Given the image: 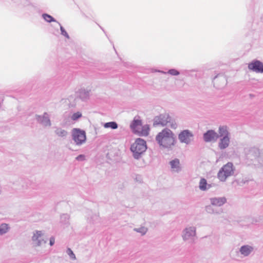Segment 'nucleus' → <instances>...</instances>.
<instances>
[{
    "label": "nucleus",
    "instance_id": "f257e3e1",
    "mask_svg": "<svg viewBox=\"0 0 263 263\" xmlns=\"http://www.w3.org/2000/svg\"><path fill=\"white\" fill-rule=\"evenodd\" d=\"M219 139V148H228L230 143V133L226 125H220L218 133L214 130H208L203 134V140L205 142H215Z\"/></svg>",
    "mask_w": 263,
    "mask_h": 263
},
{
    "label": "nucleus",
    "instance_id": "f03ea898",
    "mask_svg": "<svg viewBox=\"0 0 263 263\" xmlns=\"http://www.w3.org/2000/svg\"><path fill=\"white\" fill-rule=\"evenodd\" d=\"M156 141L163 148H170L177 142L176 137L168 128H164L159 132L156 137Z\"/></svg>",
    "mask_w": 263,
    "mask_h": 263
},
{
    "label": "nucleus",
    "instance_id": "7ed1b4c3",
    "mask_svg": "<svg viewBox=\"0 0 263 263\" xmlns=\"http://www.w3.org/2000/svg\"><path fill=\"white\" fill-rule=\"evenodd\" d=\"M178 140L181 143L189 145L194 141V134L189 129H184L178 134Z\"/></svg>",
    "mask_w": 263,
    "mask_h": 263
},
{
    "label": "nucleus",
    "instance_id": "20e7f679",
    "mask_svg": "<svg viewBox=\"0 0 263 263\" xmlns=\"http://www.w3.org/2000/svg\"><path fill=\"white\" fill-rule=\"evenodd\" d=\"M172 118L168 114H162L154 118L153 125L154 126L157 125L164 126L166 125L167 123H171L172 122Z\"/></svg>",
    "mask_w": 263,
    "mask_h": 263
},
{
    "label": "nucleus",
    "instance_id": "39448f33",
    "mask_svg": "<svg viewBox=\"0 0 263 263\" xmlns=\"http://www.w3.org/2000/svg\"><path fill=\"white\" fill-rule=\"evenodd\" d=\"M72 139L77 145H80L86 141V133L83 130L73 128L72 130Z\"/></svg>",
    "mask_w": 263,
    "mask_h": 263
},
{
    "label": "nucleus",
    "instance_id": "423d86ee",
    "mask_svg": "<svg viewBox=\"0 0 263 263\" xmlns=\"http://www.w3.org/2000/svg\"><path fill=\"white\" fill-rule=\"evenodd\" d=\"M233 172V164L228 163L224 165L218 173V178L221 181H224L228 177L231 175Z\"/></svg>",
    "mask_w": 263,
    "mask_h": 263
},
{
    "label": "nucleus",
    "instance_id": "0eeeda50",
    "mask_svg": "<svg viewBox=\"0 0 263 263\" xmlns=\"http://www.w3.org/2000/svg\"><path fill=\"white\" fill-rule=\"evenodd\" d=\"M248 68L256 73H263V63L261 61L254 60L248 64Z\"/></svg>",
    "mask_w": 263,
    "mask_h": 263
},
{
    "label": "nucleus",
    "instance_id": "6e6552de",
    "mask_svg": "<svg viewBox=\"0 0 263 263\" xmlns=\"http://www.w3.org/2000/svg\"><path fill=\"white\" fill-rule=\"evenodd\" d=\"M35 119L39 123L44 127H50L51 125L49 116L46 112H44L43 115H35Z\"/></svg>",
    "mask_w": 263,
    "mask_h": 263
},
{
    "label": "nucleus",
    "instance_id": "1a4fd4ad",
    "mask_svg": "<svg viewBox=\"0 0 263 263\" xmlns=\"http://www.w3.org/2000/svg\"><path fill=\"white\" fill-rule=\"evenodd\" d=\"M90 91V89L81 88L76 92V95L82 101H86L89 99Z\"/></svg>",
    "mask_w": 263,
    "mask_h": 263
},
{
    "label": "nucleus",
    "instance_id": "9d476101",
    "mask_svg": "<svg viewBox=\"0 0 263 263\" xmlns=\"http://www.w3.org/2000/svg\"><path fill=\"white\" fill-rule=\"evenodd\" d=\"M130 148H147L146 141L142 138H137L131 145Z\"/></svg>",
    "mask_w": 263,
    "mask_h": 263
},
{
    "label": "nucleus",
    "instance_id": "9b49d317",
    "mask_svg": "<svg viewBox=\"0 0 263 263\" xmlns=\"http://www.w3.org/2000/svg\"><path fill=\"white\" fill-rule=\"evenodd\" d=\"M43 235V234L41 231H36L35 233H34L33 236L32 237V240L34 241H37L36 245L37 246H41L43 243H45L46 241L44 239H39Z\"/></svg>",
    "mask_w": 263,
    "mask_h": 263
},
{
    "label": "nucleus",
    "instance_id": "f8f14e48",
    "mask_svg": "<svg viewBox=\"0 0 263 263\" xmlns=\"http://www.w3.org/2000/svg\"><path fill=\"white\" fill-rule=\"evenodd\" d=\"M212 204L216 206H221L226 202L224 198H213L211 199Z\"/></svg>",
    "mask_w": 263,
    "mask_h": 263
},
{
    "label": "nucleus",
    "instance_id": "ddd939ff",
    "mask_svg": "<svg viewBox=\"0 0 263 263\" xmlns=\"http://www.w3.org/2000/svg\"><path fill=\"white\" fill-rule=\"evenodd\" d=\"M54 133L57 136L62 138H66L68 135L67 132L61 127H55Z\"/></svg>",
    "mask_w": 263,
    "mask_h": 263
},
{
    "label": "nucleus",
    "instance_id": "4468645a",
    "mask_svg": "<svg viewBox=\"0 0 263 263\" xmlns=\"http://www.w3.org/2000/svg\"><path fill=\"white\" fill-rule=\"evenodd\" d=\"M253 248L249 246H244L241 247L240 251L245 256L248 255L252 251Z\"/></svg>",
    "mask_w": 263,
    "mask_h": 263
},
{
    "label": "nucleus",
    "instance_id": "2eb2a0df",
    "mask_svg": "<svg viewBox=\"0 0 263 263\" xmlns=\"http://www.w3.org/2000/svg\"><path fill=\"white\" fill-rule=\"evenodd\" d=\"M195 234V230L194 228L186 229L184 234V238L187 239L191 236H194Z\"/></svg>",
    "mask_w": 263,
    "mask_h": 263
},
{
    "label": "nucleus",
    "instance_id": "dca6fc26",
    "mask_svg": "<svg viewBox=\"0 0 263 263\" xmlns=\"http://www.w3.org/2000/svg\"><path fill=\"white\" fill-rule=\"evenodd\" d=\"M42 17L44 18V20L48 22V23H51V22H58L54 17H53L51 15L47 14V13H43L42 14Z\"/></svg>",
    "mask_w": 263,
    "mask_h": 263
},
{
    "label": "nucleus",
    "instance_id": "f3484780",
    "mask_svg": "<svg viewBox=\"0 0 263 263\" xmlns=\"http://www.w3.org/2000/svg\"><path fill=\"white\" fill-rule=\"evenodd\" d=\"M104 127L105 128H111V129H115L118 127V124L114 121L106 122L104 124Z\"/></svg>",
    "mask_w": 263,
    "mask_h": 263
},
{
    "label": "nucleus",
    "instance_id": "a211bd4d",
    "mask_svg": "<svg viewBox=\"0 0 263 263\" xmlns=\"http://www.w3.org/2000/svg\"><path fill=\"white\" fill-rule=\"evenodd\" d=\"M159 72L165 74L168 73L172 76H178L180 74V72L175 69H171L168 70L167 72H164L161 70H159Z\"/></svg>",
    "mask_w": 263,
    "mask_h": 263
},
{
    "label": "nucleus",
    "instance_id": "6ab92c4d",
    "mask_svg": "<svg viewBox=\"0 0 263 263\" xmlns=\"http://www.w3.org/2000/svg\"><path fill=\"white\" fill-rule=\"evenodd\" d=\"M141 120L135 119L130 124V127L132 128L135 129L138 126H141Z\"/></svg>",
    "mask_w": 263,
    "mask_h": 263
},
{
    "label": "nucleus",
    "instance_id": "aec40b11",
    "mask_svg": "<svg viewBox=\"0 0 263 263\" xmlns=\"http://www.w3.org/2000/svg\"><path fill=\"white\" fill-rule=\"evenodd\" d=\"M142 149H131L134 156L136 159H138L140 156V155L143 153V151H141Z\"/></svg>",
    "mask_w": 263,
    "mask_h": 263
},
{
    "label": "nucleus",
    "instance_id": "412c9836",
    "mask_svg": "<svg viewBox=\"0 0 263 263\" xmlns=\"http://www.w3.org/2000/svg\"><path fill=\"white\" fill-rule=\"evenodd\" d=\"M179 160L177 159L173 160L170 162L172 168H178L179 167Z\"/></svg>",
    "mask_w": 263,
    "mask_h": 263
},
{
    "label": "nucleus",
    "instance_id": "4be33fe9",
    "mask_svg": "<svg viewBox=\"0 0 263 263\" xmlns=\"http://www.w3.org/2000/svg\"><path fill=\"white\" fill-rule=\"evenodd\" d=\"M206 181L205 179L202 178L200 180L199 183V188L200 190L204 191L206 189Z\"/></svg>",
    "mask_w": 263,
    "mask_h": 263
},
{
    "label": "nucleus",
    "instance_id": "5701e85b",
    "mask_svg": "<svg viewBox=\"0 0 263 263\" xmlns=\"http://www.w3.org/2000/svg\"><path fill=\"white\" fill-rule=\"evenodd\" d=\"M57 24L60 26V30L61 32V34L63 36H64L66 39H69L70 38L69 35H68V33L66 32V31L65 30L64 27L61 25V24L59 22H57Z\"/></svg>",
    "mask_w": 263,
    "mask_h": 263
},
{
    "label": "nucleus",
    "instance_id": "b1692460",
    "mask_svg": "<svg viewBox=\"0 0 263 263\" xmlns=\"http://www.w3.org/2000/svg\"><path fill=\"white\" fill-rule=\"evenodd\" d=\"M8 230V226L7 224L4 223L0 226V235L5 233Z\"/></svg>",
    "mask_w": 263,
    "mask_h": 263
},
{
    "label": "nucleus",
    "instance_id": "393cba45",
    "mask_svg": "<svg viewBox=\"0 0 263 263\" xmlns=\"http://www.w3.org/2000/svg\"><path fill=\"white\" fill-rule=\"evenodd\" d=\"M82 117V114L80 111H77L72 114L71 119L73 121H76Z\"/></svg>",
    "mask_w": 263,
    "mask_h": 263
},
{
    "label": "nucleus",
    "instance_id": "a878e982",
    "mask_svg": "<svg viewBox=\"0 0 263 263\" xmlns=\"http://www.w3.org/2000/svg\"><path fill=\"white\" fill-rule=\"evenodd\" d=\"M217 79H219L220 80H223V81H226V79H225V78L223 76H221L220 74H218L217 76H216L214 78H213V82L214 83V85H215V81Z\"/></svg>",
    "mask_w": 263,
    "mask_h": 263
},
{
    "label": "nucleus",
    "instance_id": "bb28decb",
    "mask_svg": "<svg viewBox=\"0 0 263 263\" xmlns=\"http://www.w3.org/2000/svg\"><path fill=\"white\" fill-rule=\"evenodd\" d=\"M67 253L70 256L71 258H72L73 259L76 258L74 253H73V252L72 251V250L70 249H68Z\"/></svg>",
    "mask_w": 263,
    "mask_h": 263
},
{
    "label": "nucleus",
    "instance_id": "cd10ccee",
    "mask_svg": "<svg viewBox=\"0 0 263 263\" xmlns=\"http://www.w3.org/2000/svg\"><path fill=\"white\" fill-rule=\"evenodd\" d=\"M149 128H144L142 129V134L144 136H147L148 134Z\"/></svg>",
    "mask_w": 263,
    "mask_h": 263
},
{
    "label": "nucleus",
    "instance_id": "c85d7f7f",
    "mask_svg": "<svg viewBox=\"0 0 263 263\" xmlns=\"http://www.w3.org/2000/svg\"><path fill=\"white\" fill-rule=\"evenodd\" d=\"M76 159L78 160H84V155H79V156H78Z\"/></svg>",
    "mask_w": 263,
    "mask_h": 263
},
{
    "label": "nucleus",
    "instance_id": "c756f323",
    "mask_svg": "<svg viewBox=\"0 0 263 263\" xmlns=\"http://www.w3.org/2000/svg\"><path fill=\"white\" fill-rule=\"evenodd\" d=\"M54 243V238L53 237H51L50 239V246H52Z\"/></svg>",
    "mask_w": 263,
    "mask_h": 263
},
{
    "label": "nucleus",
    "instance_id": "7c9ffc66",
    "mask_svg": "<svg viewBox=\"0 0 263 263\" xmlns=\"http://www.w3.org/2000/svg\"><path fill=\"white\" fill-rule=\"evenodd\" d=\"M140 232L142 233L143 234H145L146 232V229L145 228H142L141 231H140Z\"/></svg>",
    "mask_w": 263,
    "mask_h": 263
},
{
    "label": "nucleus",
    "instance_id": "2f4dec72",
    "mask_svg": "<svg viewBox=\"0 0 263 263\" xmlns=\"http://www.w3.org/2000/svg\"><path fill=\"white\" fill-rule=\"evenodd\" d=\"M100 28H101V29L103 31V32H104V33H105V32L104 30L103 29V28L102 27H101V26H100Z\"/></svg>",
    "mask_w": 263,
    "mask_h": 263
}]
</instances>
